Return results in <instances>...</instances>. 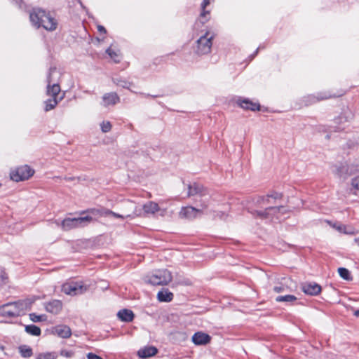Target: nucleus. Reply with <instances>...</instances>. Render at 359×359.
<instances>
[{"mask_svg": "<svg viewBox=\"0 0 359 359\" xmlns=\"http://www.w3.org/2000/svg\"><path fill=\"white\" fill-rule=\"evenodd\" d=\"M283 197V194L278 192H273L271 194H268L266 196H258L256 198L255 203L260 205L262 210H255L254 215L261 219L274 220L280 219L279 214L285 213L286 209L283 205L279 206H271L270 205L273 203L271 202V198L274 201L280 199Z\"/></svg>", "mask_w": 359, "mask_h": 359, "instance_id": "nucleus-1", "label": "nucleus"}, {"mask_svg": "<svg viewBox=\"0 0 359 359\" xmlns=\"http://www.w3.org/2000/svg\"><path fill=\"white\" fill-rule=\"evenodd\" d=\"M29 19L32 24L37 28L42 27L48 31H53L57 28V20L50 13L41 8H33L29 12Z\"/></svg>", "mask_w": 359, "mask_h": 359, "instance_id": "nucleus-2", "label": "nucleus"}, {"mask_svg": "<svg viewBox=\"0 0 359 359\" xmlns=\"http://www.w3.org/2000/svg\"><path fill=\"white\" fill-rule=\"evenodd\" d=\"M34 300V299H26L4 304L0 307V315L8 318L19 316L25 311L31 308Z\"/></svg>", "mask_w": 359, "mask_h": 359, "instance_id": "nucleus-3", "label": "nucleus"}, {"mask_svg": "<svg viewBox=\"0 0 359 359\" xmlns=\"http://www.w3.org/2000/svg\"><path fill=\"white\" fill-rule=\"evenodd\" d=\"M172 279L171 273L167 269H157L147 275L144 282L151 285H166Z\"/></svg>", "mask_w": 359, "mask_h": 359, "instance_id": "nucleus-4", "label": "nucleus"}, {"mask_svg": "<svg viewBox=\"0 0 359 359\" xmlns=\"http://www.w3.org/2000/svg\"><path fill=\"white\" fill-rule=\"evenodd\" d=\"M188 196H196L195 201L200 203L199 206L203 208H207L210 201V194L203 185L194 183L188 187Z\"/></svg>", "mask_w": 359, "mask_h": 359, "instance_id": "nucleus-5", "label": "nucleus"}, {"mask_svg": "<svg viewBox=\"0 0 359 359\" xmlns=\"http://www.w3.org/2000/svg\"><path fill=\"white\" fill-rule=\"evenodd\" d=\"M212 39L213 36H210L208 32L201 36L196 41L195 53L199 55L209 53L211 50Z\"/></svg>", "mask_w": 359, "mask_h": 359, "instance_id": "nucleus-6", "label": "nucleus"}, {"mask_svg": "<svg viewBox=\"0 0 359 359\" xmlns=\"http://www.w3.org/2000/svg\"><path fill=\"white\" fill-rule=\"evenodd\" d=\"M93 221V217L86 215L80 217L66 218L62 222V226L65 230H69L73 228L83 227Z\"/></svg>", "mask_w": 359, "mask_h": 359, "instance_id": "nucleus-7", "label": "nucleus"}, {"mask_svg": "<svg viewBox=\"0 0 359 359\" xmlns=\"http://www.w3.org/2000/svg\"><path fill=\"white\" fill-rule=\"evenodd\" d=\"M58 73L55 67H50L49 69L48 75L47 76V94L52 97L57 98L59 93L60 92V87L58 83H53L55 81L54 76L57 75Z\"/></svg>", "mask_w": 359, "mask_h": 359, "instance_id": "nucleus-8", "label": "nucleus"}, {"mask_svg": "<svg viewBox=\"0 0 359 359\" xmlns=\"http://www.w3.org/2000/svg\"><path fill=\"white\" fill-rule=\"evenodd\" d=\"M34 173V170L29 165H25L18 167L15 171L11 174V178L15 182H20L28 180Z\"/></svg>", "mask_w": 359, "mask_h": 359, "instance_id": "nucleus-9", "label": "nucleus"}, {"mask_svg": "<svg viewBox=\"0 0 359 359\" xmlns=\"http://www.w3.org/2000/svg\"><path fill=\"white\" fill-rule=\"evenodd\" d=\"M87 290V287L81 283L70 282L62 285V291L69 295H77L83 294Z\"/></svg>", "mask_w": 359, "mask_h": 359, "instance_id": "nucleus-10", "label": "nucleus"}, {"mask_svg": "<svg viewBox=\"0 0 359 359\" xmlns=\"http://www.w3.org/2000/svg\"><path fill=\"white\" fill-rule=\"evenodd\" d=\"M205 208H196L192 206H188L185 208H182L180 212V215L182 218H187L189 219H192L198 217L203 210Z\"/></svg>", "mask_w": 359, "mask_h": 359, "instance_id": "nucleus-11", "label": "nucleus"}, {"mask_svg": "<svg viewBox=\"0 0 359 359\" xmlns=\"http://www.w3.org/2000/svg\"><path fill=\"white\" fill-rule=\"evenodd\" d=\"M355 166L351 165L348 167L346 165H344L342 163L339 165H335L334 166L333 172L340 178H346L348 175H351V170L352 169L354 171Z\"/></svg>", "mask_w": 359, "mask_h": 359, "instance_id": "nucleus-12", "label": "nucleus"}, {"mask_svg": "<svg viewBox=\"0 0 359 359\" xmlns=\"http://www.w3.org/2000/svg\"><path fill=\"white\" fill-rule=\"evenodd\" d=\"M236 103L244 109L251 111H259L260 109V104L257 102H253L248 98L238 97Z\"/></svg>", "mask_w": 359, "mask_h": 359, "instance_id": "nucleus-13", "label": "nucleus"}, {"mask_svg": "<svg viewBox=\"0 0 359 359\" xmlns=\"http://www.w3.org/2000/svg\"><path fill=\"white\" fill-rule=\"evenodd\" d=\"M302 291L309 295L315 296L321 292V286L316 283H305L302 286Z\"/></svg>", "mask_w": 359, "mask_h": 359, "instance_id": "nucleus-14", "label": "nucleus"}, {"mask_svg": "<svg viewBox=\"0 0 359 359\" xmlns=\"http://www.w3.org/2000/svg\"><path fill=\"white\" fill-rule=\"evenodd\" d=\"M52 332L53 334L63 339L69 338L72 335V330L70 327L65 325H58L55 326L52 330Z\"/></svg>", "mask_w": 359, "mask_h": 359, "instance_id": "nucleus-15", "label": "nucleus"}, {"mask_svg": "<svg viewBox=\"0 0 359 359\" xmlns=\"http://www.w3.org/2000/svg\"><path fill=\"white\" fill-rule=\"evenodd\" d=\"M62 308V304L60 300L53 299L45 304V309L47 312L57 314Z\"/></svg>", "mask_w": 359, "mask_h": 359, "instance_id": "nucleus-16", "label": "nucleus"}, {"mask_svg": "<svg viewBox=\"0 0 359 359\" xmlns=\"http://www.w3.org/2000/svg\"><path fill=\"white\" fill-rule=\"evenodd\" d=\"M211 337L209 334L198 332L192 337V341L196 345H205L210 341Z\"/></svg>", "mask_w": 359, "mask_h": 359, "instance_id": "nucleus-17", "label": "nucleus"}, {"mask_svg": "<svg viewBox=\"0 0 359 359\" xmlns=\"http://www.w3.org/2000/svg\"><path fill=\"white\" fill-rule=\"evenodd\" d=\"M120 98L117 93L114 92L105 93L102 96V104L104 107H108L109 105H114L116 103L119 102Z\"/></svg>", "mask_w": 359, "mask_h": 359, "instance_id": "nucleus-18", "label": "nucleus"}, {"mask_svg": "<svg viewBox=\"0 0 359 359\" xmlns=\"http://www.w3.org/2000/svg\"><path fill=\"white\" fill-rule=\"evenodd\" d=\"M158 349L153 346H145L137 351V355L141 358H147L155 355Z\"/></svg>", "mask_w": 359, "mask_h": 359, "instance_id": "nucleus-19", "label": "nucleus"}, {"mask_svg": "<svg viewBox=\"0 0 359 359\" xmlns=\"http://www.w3.org/2000/svg\"><path fill=\"white\" fill-rule=\"evenodd\" d=\"M331 97V95H330L328 93H319L317 94V95H309L307 97H305V102L306 104H311L313 103H315L318 101L326 100Z\"/></svg>", "mask_w": 359, "mask_h": 359, "instance_id": "nucleus-20", "label": "nucleus"}, {"mask_svg": "<svg viewBox=\"0 0 359 359\" xmlns=\"http://www.w3.org/2000/svg\"><path fill=\"white\" fill-rule=\"evenodd\" d=\"M117 316L119 320H121L123 322H132L135 318L134 313L128 309H123L120 310L117 313Z\"/></svg>", "mask_w": 359, "mask_h": 359, "instance_id": "nucleus-21", "label": "nucleus"}, {"mask_svg": "<svg viewBox=\"0 0 359 359\" xmlns=\"http://www.w3.org/2000/svg\"><path fill=\"white\" fill-rule=\"evenodd\" d=\"M112 82L118 86H121L123 88L130 89V88L133 86V83L130 82L125 78L120 76H115L112 77Z\"/></svg>", "mask_w": 359, "mask_h": 359, "instance_id": "nucleus-22", "label": "nucleus"}, {"mask_svg": "<svg viewBox=\"0 0 359 359\" xmlns=\"http://www.w3.org/2000/svg\"><path fill=\"white\" fill-rule=\"evenodd\" d=\"M158 301L162 302H170L173 298V294L168 289H163L157 294Z\"/></svg>", "mask_w": 359, "mask_h": 359, "instance_id": "nucleus-23", "label": "nucleus"}, {"mask_svg": "<svg viewBox=\"0 0 359 359\" xmlns=\"http://www.w3.org/2000/svg\"><path fill=\"white\" fill-rule=\"evenodd\" d=\"M143 210L145 213L154 214L159 210L158 205L155 202H148L143 205Z\"/></svg>", "mask_w": 359, "mask_h": 359, "instance_id": "nucleus-24", "label": "nucleus"}, {"mask_svg": "<svg viewBox=\"0 0 359 359\" xmlns=\"http://www.w3.org/2000/svg\"><path fill=\"white\" fill-rule=\"evenodd\" d=\"M290 280L287 278H283L282 282L279 285H276L273 287L274 292L279 293L283 292H287L289 289V286L287 285L288 282Z\"/></svg>", "mask_w": 359, "mask_h": 359, "instance_id": "nucleus-25", "label": "nucleus"}, {"mask_svg": "<svg viewBox=\"0 0 359 359\" xmlns=\"http://www.w3.org/2000/svg\"><path fill=\"white\" fill-rule=\"evenodd\" d=\"M297 299V298L292 294L280 295L276 297L277 302H285L288 304H293Z\"/></svg>", "mask_w": 359, "mask_h": 359, "instance_id": "nucleus-26", "label": "nucleus"}, {"mask_svg": "<svg viewBox=\"0 0 359 359\" xmlns=\"http://www.w3.org/2000/svg\"><path fill=\"white\" fill-rule=\"evenodd\" d=\"M106 53L114 60L115 63H118L121 60L120 51L118 50H114L111 47L106 50Z\"/></svg>", "mask_w": 359, "mask_h": 359, "instance_id": "nucleus-27", "label": "nucleus"}, {"mask_svg": "<svg viewBox=\"0 0 359 359\" xmlns=\"http://www.w3.org/2000/svg\"><path fill=\"white\" fill-rule=\"evenodd\" d=\"M350 174L355 175V177L352 179L351 185L353 188L359 190V164L355 165L354 171L351 170Z\"/></svg>", "mask_w": 359, "mask_h": 359, "instance_id": "nucleus-28", "label": "nucleus"}, {"mask_svg": "<svg viewBox=\"0 0 359 359\" xmlns=\"http://www.w3.org/2000/svg\"><path fill=\"white\" fill-rule=\"evenodd\" d=\"M25 331L27 333L32 336H39L41 333L40 327L35 325H26Z\"/></svg>", "mask_w": 359, "mask_h": 359, "instance_id": "nucleus-29", "label": "nucleus"}, {"mask_svg": "<svg viewBox=\"0 0 359 359\" xmlns=\"http://www.w3.org/2000/svg\"><path fill=\"white\" fill-rule=\"evenodd\" d=\"M19 352L23 358H29L33 354L32 349L27 345L20 346L19 347Z\"/></svg>", "mask_w": 359, "mask_h": 359, "instance_id": "nucleus-30", "label": "nucleus"}, {"mask_svg": "<svg viewBox=\"0 0 359 359\" xmlns=\"http://www.w3.org/2000/svg\"><path fill=\"white\" fill-rule=\"evenodd\" d=\"M57 100L55 97H52L50 99H48L46 101H45V111H48L52 110L55 107V106L57 104Z\"/></svg>", "mask_w": 359, "mask_h": 359, "instance_id": "nucleus-31", "label": "nucleus"}, {"mask_svg": "<svg viewBox=\"0 0 359 359\" xmlns=\"http://www.w3.org/2000/svg\"><path fill=\"white\" fill-rule=\"evenodd\" d=\"M338 272L341 278L346 280H351V276L350 271L344 267H340L338 269Z\"/></svg>", "mask_w": 359, "mask_h": 359, "instance_id": "nucleus-32", "label": "nucleus"}, {"mask_svg": "<svg viewBox=\"0 0 359 359\" xmlns=\"http://www.w3.org/2000/svg\"><path fill=\"white\" fill-rule=\"evenodd\" d=\"M29 319L34 323L41 322L46 320V316L45 315H37L35 313H29Z\"/></svg>", "mask_w": 359, "mask_h": 359, "instance_id": "nucleus-33", "label": "nucleus"}, {"mask_svg": "<svg viewBox=\"0 0 359 359\" xmlns=\"http://www.w3.org/2000/svg\"><path fill=\"white\" fill-rule=\"evenodd\" d=\"M100 128L102 133H108L111 129V124L109 121H102L100 123Z\"/></svg>", "mask_w": 359, "mask_h": 359, "instance_id": "nucleus-34", "label": "nucleus"}, {"mask_svg": "<svg viewBox=\"0 0 359 359\" xmlns=\"http://www.w3.org/2000/svg\"><path fill=\"white\" fill-rule=\"evenodd\" d=\"M37 359H54L53 356L49 353H41L38 355Z\"/></svg>", "mask_w": 359, "mask_h": 359, "instance_id": "nucleus-35", "label": "nucleus"}, {"mask_svg": "<svg viewBox=\"0 0 359 359\" xmlns=\"http://www.w3.org/2000/svg\"><path fill=\"white\" fill-rule=\"evenodd\" d=\"M87 212H90L93 215H101V208L100 209H89L86 211Z\"/></svg>", "mask_w": 359, "mask_h": 359, "instance_id": "nucleus-36", "label": "nucleus"}, {"mask_svg": "<svg viewBox=\"0 0 359 359\" xmlns=\"http://www.w3.org/2000/svg\"><path fill=\"white\" fill-rule=\"evenodd\" d=\"M112 211L104 208H101V216H109L111 215Z\"/></svg>", "mask_w": 359, "mask_h": 359, "instance_id": "nucleus-37", "label": "nucleus"}, {"mask_svg": "<svg viewBox=\"0 0 359 359\" xmlns=\"http://www.w3.org/2000/svg\"><path fill=\"white\" fill-rule=\"evenodd\" d=\"M87 358H88V359H102L99 355H96L95 353H89L87 355Z\"/></svg>", "mask_w": 359, "mask_h": 359, "instance_id": "nucleus-38", "label": "nucleus"}, {"mask_svg": "<svg viewBox=\"0 0 359 359\" xmlns=\"http://www.w3.org/2000/svg\"><path fill=\"white\" fill-rule=\"evenodd\" d=\"M97 30L100 33L106 34L107 30L102 25H98L97 26Z\"/></svg>", "mask_w": 359, "mask_h": 359, "instance_id": "nucleus-39", "label": "nucleus"}, {"mask_svg": "<svg viewBox=\"0 0 359 359\" xmlns=\"http://www.w3.org/2000/svg\"><path fill=\"white\" fill-rule=\"evenodd\" d=\"M111 216H113V217H114L116 218H122V219H123L125 217L123 215L118 214V213H116V212H114L113 211H112Z\"/></svg>", "mask_w": 359, "mask_h": 359, "instance_id": "nucleus-40", "label": "nucleus"}, {"mask_svg": "<svg viewBox=\"0 0 359 359\" xmlns=\"http://www.w3.org/2000/svg\"><path fill=\"white\" fill-rule=\"evenodd\" d=\"M1 280H2V282L4 283L5 280L7 279V276H6V274L4 271H1Z\"/></svg>", "mask_w": 359, "mask_h": 359, "instance_id": "nucleus-41", "label": "nucleus"}, {"mask_svg": "<svg viewBox=\"0 0 359 359\" xmlns=\"http://www.w3.org/2000/svg\"><path fill=\"white\" fill-rule=\"evenodd\" d=\"M13 1H15V4L19 6V8H22V0H13Z\"/></svg>", "mask_w": 359, "mask_h": 359, "instance_id": "nucleus-42", "label": "nucleus"}, {"mask_svg": "<svg viewBox=\"0 0 359 359\" xmlns=\"http://www.w3.org/2000/svg\"><path fill=\"white\" fill-rule=\"evenodd\" d=\"M259 50V48H257L255 53L250 56V60H252L255 57V55L258 53Z\"/></svg>", "mask_w": 359, "mask_h": 359, "instance_id": "nucleus-43", "label": "nucleus"}, {"mask_svg": "<svg viewBox=\"0 0 359 359\" xmlns=\"http://www.w3.org/2000/svg\"><path fill=\"white\" fill-rule=\"evenodd\" d=\"M259 50V48H257L255 53L250 56V60H252L255 57V55L258 53Z\"/></svg>", "mask_w": 359, "mask_h": 359, "instance_id": "nucleus-44", "label": "nucleus"}, {"mask_svg": "<svg viewBox=\"0 0 359 359\" xmlns=\"http://www.w3.org/2000/svg\"><path fill=\"white\" fill-rule=\"evenodd\" d=\"M259 50V48H257L255 53L250 56V60H252L255 57V55L258 53Z\"/></svg>", "mask_w": 359, "mask_h": 359, "instance_id": "nucleus-45", "label": "nucleus"}, {"mask_svg": "<svg viewBox=\"0 0 359 359\" xmlns=\"http://www.w3.org/2000/svg\"><path fill=\"white\" fill-rule=\"evenodd\" d=\"M142 95L144 96V97H156L157 95H149V94H145V93H140Z\"/></svg>", "mask_w": 359, "mask_h": 359, "instance_id": "nucleus-46", "label": "nucleus"}, {"mask_svg": "<svg viewBox=\"0 0 359 359\" xmlns=\"http://www.w3.org/2000/svg\"><path fill=\"white\" fill-rule=\"evenodd\" d=\"M344 118V117L342 116H339L337 118L335 119V122L336 123H339V122H341L342 119Z\"/></svg>", "mask_w": 359, "mask_h": 359, "instance_id": "nucleus-47", "label": "nucleus"}, {"mask_svg": "<svg viewBox=\"0 0 359 359\" xmlns=\"http://www.w3.org/2000/svg\"><path fill=\"white\" fill-rule=\"evenodd\" d=\"M65 179L67 181H71V180H74L76 178L75 177H65Z\"/></svg>", "mask_w": 359, "mask_h": 359, "instance_id": "nucleus-48", "label": "nucleus"}, {"mask_svg": "<svg viewBox=\"0 0 359 359\" xmlns=\"http://www.w3.org/2000/svg\"><path fill=\"white\" fill-rule=\"evenodd\" d=\"M354 316L359 318V309L354 311Z\"/></svg>", "mask_w": 359, "mask_h": 359, "instance_id": "nucleus-49", "label": "nucleus"}, {"mask_svg": "<svg viewBox=\"0 0 359 359\" xmlns=\"http://www.w3.org/2000/svg\"><path fill=\"white\" fill-rule=\"evenodd\" d=\"M354 241L359 246V237L355 238Z\"/></svg>", "mask_w": 359, "mask_h": 359, "instance_id": "nucleus-50", "label": "nucleus"}, {"mask_svg": "<svg viewBox=\"0 0 359 359\" xmlns=\"http://www.w3.org/2000/svg\"><path fill=\"white\" fill-rule=\"evenodd\" d=\"M342 129H344V128L338 127V130H342Z\"/></svg>", "mask_w": 359, "mask_h": 359, "instance_id": "nucleus-51", "label": "nucleus"}]
</instances>
